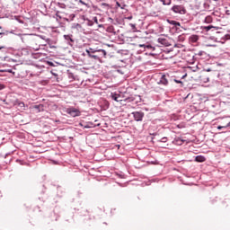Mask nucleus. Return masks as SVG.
I'll return each instance as SVG.
<instances>
[{
	"instance_id": "obj_29",
	"label": "nucleus",
	"mask_w": 230,
	"mask_h": 230,
	"mask_svg": "<svg viewBox=\"0 0 230 230\" xmlns=\"http://www.w3.org/2000/svg\"><path fill=\"white\" fill-rule=\"evenodd\" d=\"M18 107H21V109H24V102H18Z\"/></svg>"
},
{
	"instance_id": "obj_27",
	"label": "nucleus",
	"mask_w": 230,
	"mask_h": 230,
	"mask_svg": "<svg viewBox=\"0 0 230 230\" xmlns=\"http://www.w3.org/2000/svg\"><path fill=\"white\" fill-rule=\"evenodd\" d=\"M196 2V6H200L204 3V0H195Z\"/></svg>"
},
{
	"instance_id": "obj_42",
	"label": "nucleus",
	"mask_w": 230,
	"mask_h": 230,
	"mask_svg": "<svg viewBox=\"0 0 230 230\" xmlns=\"http://www.w3.org/2000/svg\"><path fill=\"white\" fill-rule=\"evenodd\" d=\"M7 73H12V69L5 70Z\"/></svg>"
},
{
	"instance_id": "obj_31",
	"label": "nucleus",
	"mask_w": 230,
	"mask_h": 230,
	"mask_svg": "<svg viewBox=\"0 0 230 230\" xmlns=\"http://www.w3.org/2000/svg\"><path fill=\"white\" fill-rule=\"evenodd\" d=\"M79 3L81 4H84V6H89L85 2H83L82 0H79Z\"/></svg>"
},
{
	"instance_id": "obj_48",
	"label": "nucleus",
	"mask_w": 230,
	"mask_h": 230,
	"mask_svg": "<svg viewBox=\"0 0 230 230\" xmlns=\"http://www.w3.org/2000/svg\"><path fill=\"white\" fill-rule=\"evenodd\" d=\"M180 145H182V140H181V143H180Z\"/></svg>"
},
{
	"instance_id": "obj_19",
	"label": "nucleus",
	"mask_w": 230,
	"mask_h": 230,
	"mask_svg": "<svg viewBox=\"0 0 230 230\" xmlns=\"http://www.w3.org/2000/svg\"><path fill=\"white\" fill-rule=\"evenodd\" d=\"M204 22H206L207 24H211V22H213V17L207 16L204 20Z\"/></svg>"
},
{
	"instance_id": "obj_10",
	"label": "nucleus",
	"mask_w": 230,
	"mask_h": 230,
	"mask_svg": "<svg viewBox=\"0 0 230 230\" xmlns=\"http://www.w3.org/2000/svg\"><path fill=\"white\" fill-rule=\"evenodd\" d=\"M33 109L37 111V112H42L44 111V105L43 104H36L33 106Z\"/></svg>"
},
{
	"instance_id": "obj_34",
	"label": "nucleus",
	"mask_w": 230,
	"mask_h": 230,
	"mask_svg": "<svg viewBox=\"0 0 230 230\" xmlns=\"http://www.w3.org/2000/svg\"><path fill=\"white\" fill-rule=\"evenodd\" d=\"M8 33H10L8 31H4V32H0V35H8Z\"/></svg>"
},
{
	"instance_id": "obj_38",
	"label": "nucleus",
	"mask_w": 230,
	"mask_h": 230,
	"mask_svg": "<svg viewBox=\"0 0 230 230\" xmlns=\"http://www.w3.org/2000/svg\"><path fill=\"white\" fill-rule=\"evenodd\" d=\"M102 6H109V4L102 3Z\"/></svg>"
},
{
	"instance_id": "obj_49",
	"label": "nucleus",
	"mask_w": 230,
	"mask_h": 230,
	"mask_svg": "<svg viewBox=\"0 0 230 230\" xmlns=\"http://www.w3.org/2000/svg\"><path fill=\"white\" fill-rule=\"evenodd\" d=\"M226 13L229 14V11H226Z\"/></svg>"
},
{
	"instance_id": "obj_33",
	"label": "nucleus",
	"mask_w": 230,
	"mask_h": 230,
	"mask_svg": "<svg viewBox=\"0 0 230 230\" xmlns=\"http://www.w3.org/2000/svg\"><path fill=\"white\" fill-rule=\"evenodd\" d=\"M173 82H175V84H182V81H181V80L173 79Z\"/></svg>"
},
{
	"instance_id": "obj_18",
	"label": "nucleus",
	"mask_w": 230,
	"mask_h": 230,
	"mask_svg": "<svg viewBox=\"0 0 230 230\" xmlns=\"http://www.w3.org/2000/svg\"><path fill=\"white\" fill-rule=\"evenodd\" d=\"M46 42L47 44L49 46V48L53 49V48H57L55 45H53V40L51 39H46Z\"/></svg>"
},
{
	"instance_id": "obj_37",
	"label": "nucleus",
	"mask_w": 230,
	"mask_h": 230,
	"mask_svg": "<svg viewBox=\"0 0 230 230\" xmlns=\"http://www.w3.org/2000/svg\"><path fill=\"white\" fill-rule=\"evenodd\" d=\"M40 39L46 41V39H49V38H46V36H40Z\"/></svg>"
},
{
	"instance_id": "obj_28",
	"label": "nucleus",
	"mask_w": 230,
	"mask_h": 230,
	"mask_svg": "<svg viewBox=\"0 0 230 230\" xmlns=\"http://www.w3.org/2000/svg\"><path fill=\"white\" fill-rule=\"evenodd\" d=\"M223 40H230V34H226L223 38Z\"/></svg>"
},
{
	"instance_id": "obj_47",
	"label": "nucleus",
	"mask_w": 230,
	"mask_h": 230,
	"mask_svg": "<svg viewBox=\"0 0 230 230\" xmlns=\"http://www.w3.org/2000/svg\"><path fill=\"white\" fill-rule=\"evenodd\" d=\"M2 73H4V70H0Z\"/></svg>"
},
{
	"instance_id": "obj_12",
	"label": "nucleus",
	"mask_w": 230,
	"mask_h": 230,
	"mask_svg": "<svg viewBox=\"0 0 230 230\" xmlns=\"http://www.w3.org/2000/svg\"><path fill=\"white\" fill-rule=\"evenodd\" d=\"M71 28L72 30H77V31H80V30H82V25L80 23H72Z\"/></svg>"
},
{
	"instance_id": "obj_1",
	"label": "nucleus",
	"mask_w": 230,
	"mask_h": 230,
	"mask_svg": "<svg viewBox=\"0 0 230 230\" xmlns=\"http://www.w3.org/2000/svg\"><path fill=\"white\" fill-rule=\"evenodd\" d=\"M65 112H66V114H69V116H71L72 118H76L78 116H81V114H82L80 110H78L75 107H70V108L65 109Z\"/></svg>"
},
{
	"instance_id": "obj_11",
	"label": "nucleus",
	"mask_w": 230,
	"mask_h": 230,
	"mask_svg": "<svg viewBox=\"0 0 230 230\" xmlns=\"http://www.w3.org/2000/svg\"><path fill=\"white\" fill-rule=\"evenodd\" d=\"M96 51H98V49L93 48L86 49L88 57H91V55H95L97 53Z\"/></svg>"
},
{
	"instance_id": "obj_5",
	"label": "nucleus",
	"mask_w": 230,
	"mask_h": 230,
	"mask_svg": "<svg viewBox=\"0 0 230 230\" xmlns=\"http://www.w3.org/2000/svg\"><path fill=\"white\" fill-rule=\"evenodd\" d=\"M20 39L23 44H29L31 40V34H20Z\"/></svg>"
},
{
	"instance_id": "obj_17",
	"label": "nucleus",
	"mask_w": 230,
	"mask_h": 230,
	"mask_svg": "<svg viewBox=\"0 0 230 230\" xmlns=\"http://www.w3.org/2000/svg\"><path fill=\"white\" fill-rule=\"evenodd\" d=\"M159 1L164 4V6H170V4H172V0H159Z\"/></svg>"
},
{
	"instance_id": "obj_43",
	"label": "nucleus",
	"mask_w": 230,
	"mask_h": 230,
	"mask_svg": "<svg viewBox=\"0 0 230 230\" xmlns=\"http://www.w3.org/2000/svg\"><path fill=\"white\" fill-rule=\"evenodd\" d=\"M66 22H71V21H73V20H66Z\"/></svg>"
},
{
	"instance_id": "obj_30",
	"label": "nucleus",
	"mask_w": 230,
	"mask_h": 230,
	"mask_svg": "<svg viewBox=\"0 0 230 230\" xmlns=\"http://www.w3.org/2000/svg\"><path fill=\"white\" fill-rule=\"evenodd\" d=\"M47 64H48V66H50L51 67H55V63H53L51 61H48Z\"/></svg>"
},
{
	"instance_id": "obj_41",
	"label": "nucleus",
	"mask_w": 230,
	"mask_h": 230,
	"mask_svg": "<svg viewBox=\"0 0 230 230\" xmlns=\"http://www.w3.org/2000/svg\"><path fill=\"white\" fill-rule=\"evenodd\" d=\"M51 74L54 75V76H58V75H57L56 73H53L51 72Z\"/></svg>"
},
{
	"instance_id": "obj_32",
	"label": "nucleus",
	"mask_w": 230,
	"mask_h": 230,
	"mask_svg": "<svg viewBox=\"0 0 230 230\" xmlns=\"http://www.w3.org/2000/svg\"><path fill=\"white\" fill-rule=\"evenodd\" d=\"M93 22H95V24H98V18L97 17H93Z\"/></svg>"
},
{
	"instance_id": "obj_53",
	"label": "nucleus",
	"mask_w": 230,
	"mask_h": 230,
	"mask_svg": "<svg viewBox=\"0 0 230 230\" xmlns=\"http://www.w3.org/2000/svg\"><path fill=\"white\" fill-rule=\"evenodd\" d=\"M228 22H230V20H228Z\"/></svg>"
},
{
	"instance_id": "obj_25",
	"label": "nucleus",
	"mask_w": 230,
	"mask_h": 230,
	"mask_svg": "<svg viewBox=\"0 0 230 230\" xmlns=\"http://www.w3.org/2000/svg\"><path fill=\"white\" fill-rule=\"evenodd\" d=\"M227 127H230V122H228L226 126H218L217 130H222V128H227Z\"/></svg>"
},
{
	"instance_id": "obj_8",
	"label": "nucleus",
	"mask_w": 230,
	"mask_h": 230,
	"mask_svg": "<svg viewBox=\"0 0 230 230\" xmlns=\"http://www.w3.org/2000/svg\"><path fill=\"white\" fill-rule=\"evenodd\" d=\"M157 42L161 44V46H165V48L170 47V42L164 38H158Z\"/></svg>"
},
{
	"instance_id": "obj_52",
	"label": "nucleus",
	"mask_w": 230,
	"mask_h": 230,
	"mask_svg": "<svg viewBox=\"0 0 230 230\" xmlns=\"http://www.w3.org/2000/svg\"><path fill=\"white\" fill-rule=\"evenodd\" d=\"M213 1H218V0H213Z\"/></svg>"
},
{
	"instance_id": "obj_24",
	"label": "nucleus",
	"mask_w": 230,
	"mask_h": 230,
	"mask_svg": "<svg viewBox=\"0 0 230 230\" xmlns=\"http://www.w3.org/2000/svg\"><path fill=\"white\" fill-rule=\"evenodd\" d=\"M190 40H191L192 42H197V40H199V36H197V35H192V36L190 37Z\"/></svg>"
},
{
	"instance_id": "obj_16",
	"label": "nucleus",
	"mask_w": 230,
	"mask_h": 230,
	"mask_svg": "<svg viewBox=\"0 0 230 230\" xmlns=\"http://www.w3.org/2000/svg\"><path fill=\"white\" fill-rule=\"evenodd\" d=\"M195 161L197 163H204V161H206V157H204L202 155H198V156H196Z\"/></svg>"
},
{
	"instance_id": "obj_20",
	"label": "nucleus",
	"mask_w": 230,
	"mask_h": 230,
	"mask_svg": "<svg viewBox=\"0 0 230 230\" xmlns=\"http://www.w3.org/2000/svg\"><path fill=\"white\" fill-rule=\"evenodd\" d=\"M94 127H96V125H94L93 122H88L84 126V128H94Z\"/></svg>"
},
{
	"instance_id": "obj_13",
	"label": "nucleus",
	"mask_w": 230,
	"mask_h": 230,
	"mask_svg": "<svg viewBox=\"0 0 230 230\" xmlns=\"http://www.w3.org/2000/svg\"><path fill=\"white\" fill-rule=\"evenodd\" d=\"M89 58H93V60H95V62H102V59L100 58V55H96V54H93L88 56Z\"/></svg>"
},
{
	"instance_id": "obj_35",
	"label": "nucleus",
	"mask_w": 230,
	"mask_h": 230,
	"mask_svg": "<svg viewBox=\"0 0 230 230\" xmlns=\"http://www.w3.org/2000/svg\"><path fill=\"white\" fill-rule=\"evenodd\" d=\"M126 19H128V21H132V15L128 16Z\"/></svg>"
},
{
	"instance_id": "obj_36",
	"label": "nucleus",
	"mask_w": 230,
	"mask_h": 230,
	"mask_svg": "<svg viewBox=\"0 0 230 230\" xmlns=\"http://www.w3.org/2000/svg\"><path fill=\"white\" fill-rule=\"evenodd\" d=\"M3 89H4V85L0 84V91H3Z\"/></svg>"
},
{
	"instance_id": "obj_51",
	"label": "nucleus",
	"mask_w": 230,
	"mask_h": 230,
	"mask_svg": "<svg viewBox=\"0 0 230 230\" xmlns=\"http://www.w3.org/2000/svg\"><path fill=\"white\" fill-rule=\"evenodd\" d=\"M216 33H220L219 31H216Z\"/></svg>"
},
{
	"instance_id": "obj_4",
	"label": "nucleus",
	"mask_w": 230,
	"mask_h": 230,
	"mask_svg": "<svg viewBox=\"0 0 230 230\" xmlns=\"http://www.w3.org/2000/svg\"><path fill=\"white\" fill-rule=\"evenodd\" d=\"M168 80H170V75H162L157 84L158 85H168Z\"/></svg>"
},
{
	"instance_id": "obj_9",
	"label": "nucleus",
	"mask_w": 230,
	"mask_h": 230,
	"mask_svg": "<svg viewBox=\"0 0 230 230\" xmlns=\"http://www.w3.org/2000/svg\"><path fill=\"white\" fill-rule=\"evenodd\" d=\"M95 55L100 56V59L105 58L107 57V51L105 49H97Z\"/></svg>"
},
{
	"instance_id": "obj_39",
	"label": "nucleus",
	"mask_w": 230,
	"mask_h": 230,
	"mask_svg": "<svg viewBox=\"0 0 230 230\" xmlns=\"http://www.w3.org/2000/svg\"><path fill=\"white\" fill-rule=\"evenodd\" d=\"M204 71H206L207 73H209V71H211V68L204 69Z\"/></svg>"
},
{
	"instance_id": "obj_14",
	"label": "nucleus",
	"mask_w": 230,
	"mask_h": 230,
	"mask_svg": "<svg viewBox=\"0 0 230 230\" xmlns=\"http://www.w3.org/2000/svg\"><path fill=\"white\" fill-rule=\"evenodd\" d=\"M64 39L65 40H66V42H75V40H73V35H64Z\"/></svg>"
},
{
	"instance_id": "obj_3",
	"label": "nucleus",
	"mask_w": 230,
	"mask_h": 230,
	"mask_svg": "<svg viewBox=\"0 0 230 230\" xmlns=\"http://www.w3.org/2000/svg\"><path fill=\"white\" fill-rule=\"evenodd\" d=\"M131 114L135 121H143V118H145V112L143 111H133Z\"/></svg>"
},
{
	"instance_id": "obj_22",
	"label": "nucleus",
	"mask_w": 230,
	"mask_h": 230,
	"mask_svg": "<svg viewBox=\"0 0 230 230\" xmlns=\"http://www.w3.org/2000/svg\"><path fill=\"white\" fill-rule=\"evenodd\" d=\"M168 22H169L170 24H172L173 26H181V22H179L168 20Z\"/></svg>"
},
{
	"instance_id": "obj_50",
	"label": "nucleus",
	"mask_w": 230,
	"mask_h": 230,
	"mask_svg": "<svg viewBox=\"0 0 230 230\" xmlns=\"http://www.w3.org/2000/svg\"><path fill=\"white\" fill-rule=\"evenodd\" d=\"M60 120H56L57 123H58Z\"/></svg>"
},
{
	"instance_id": "obj_46",
	"label": "nucleus",
	"mask_w": 230,
	"mask_h": 230,
	"mask_svg": "<svg viewBox=\"0 0 230 230\" xmlns=\"http://www.w3.org/2000/svg\"><path fill=\"white\" fill-rule=\"evenodd\" d=\"M19 22H21L22 24L23 22L22 21H19Z\"/></svg>"
},
{
	"instance_id": "obj_21",
	"label": "nucleus",
	"mask_w": 230,
	"mask_h": 230,
	"mask_svg": "<svg viewBox=\"0 0 230 230\" xmlns=\"http://www.w3.org/2000/svg\"><path fill=\"white\" fill-rule=\"evenodd\" d=\"M84 22H86L87 26H94V22L93 20H84Z\"/></svg>"
},
{
	"instance_id": "obj_6",
	"label": "nucleus",
	"mask_w": 230,
	"mask_h": 230,
	"mask_svg": "<svg viewBox=\"0 0 230 230\" xmlns=\"http://www.w3.org/2000/svg\"><path fill=\"white\" fill-rule=\"evenodd\" d=\"M139 48H144V51H155V47L152 46L150 43L140 44Z\"/></svg>"
},
{
	"instance_id": "obj_44",
	"label": "nucleus",
	"mask_w": 230,
	"mask_h": 230,
	"mask_svg": "<svg viewBox=\"0 0 230 230\" xmlns=\"http://www.w3.org/2000/svg\"><path fill=\"white\" fill-rule=\"evenodd\" d=\"M99 28H103V25H102V24H100V25H99Z\"/></svg>"
},
{
	"instance_id": "obj_45",
	"label": "nucleus",
	"mask_w": 230,
	"mask_h": 230,
	"mask_svg": "<svg viewBox=\"0 0 230 230\" xmlns=\"http://www.w3.org/2000/svg\"><path fill=\"white\" fill-rule=\"evenodd\" d=\"M0 49H4V47H0Z\"/></svg>"
},
{
	"instance_id": "obj_40",
	"label": "nucleus",
	"mask_w": 230,
	"mask_h": 230,
	"mask_svg": "<svg viewBox=\"0 0 230 230\" xmlns=\"http://www.w3.org/2000/svg\"><path fill=\"white\" fill-rule=\"evenodd\" d=\"M130 26H132L133 28H136V24L130 23Z\"/></svg>"
},
{
	"instance_id": "obj_23",
	"label": "nucleus",
	"mask_w": 230,
	"mask_h": 230,
	"mask_svg": "<svg viewBox=\"0 0 230 230\" xmlns=\"http://www.w3.org/2000/svg\"><path fill=\"white\" fill-rule=\"evenodd\" d=\"M116 6L117 8H121V10H125V7L127 6L126 4L121 5L119 2H116Z\"/></svg>"
},
{
	"instance_id": "obj_7",
	"label": "nucleus",
	"mask_w": 230,
	"mask_h": 230,
	"mask_svg": "<svg viewBox=\"0 0 230 230\" xmlns=\"http://www.w3.org/2000/svg\"><path fill=\"white\" fill-rule=\"evenodd\" d=\"M201 28L203 31H217V30H220L219 27H216L213 25L202 26Z\"/></svg>"
},
{
	"instance_id": "obj_2",
	"label": "nucleus",
	"mask_w": 230,
	"mask_h": 230,
	"mask_svg": "<svg viewBox=\"0 0 230 230\" xmlns=\"http://www.w3.org/2000/svg\"><path fill=\"white\" fill-rule=\"evenodd\" d=\"M171 10L174 13H180V15H184L186 13V8H184V5H173Z\"/></svg>"
},
{
	"instance_id": "obj_15",
	"label": "nucleus",
	"mask_w": 230,
	"mask_h": 230,
	"mask_svg": "<svg viewBox=\"0 0 230 230\" xmlns=\"http://www.w3.org/2000/svg\"><path fill=\"white\" fill-rule=\"evenodd\" d=\"M111 99L114 100V102H121V100H119V94L118 93H111Z\"/></svg>"
},
{
	"instance_id": "obj_26",
	"label": "nucleus",
	"mask_w": 230,
	"mask_h": 230,
	"mask_svg": "<svg viewBox=\"0 0 230 230\" xmlns=\"http://www.w3.org/2000/svg\"><path fill=\"white\" fill-rule=\"evenodd\" d=\"M168 141V137H164L160 140H158V143H166Z\"/></svg>"
}]
</instances>
